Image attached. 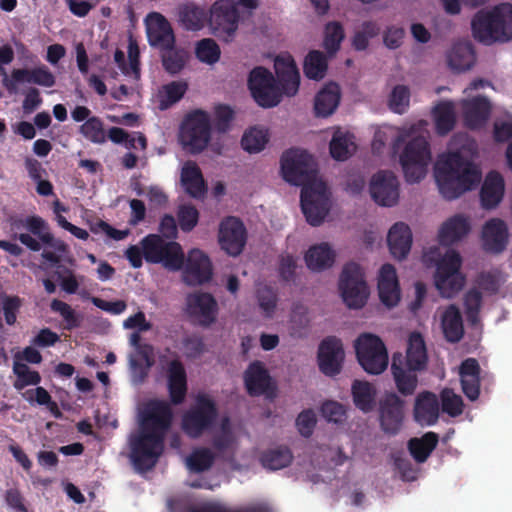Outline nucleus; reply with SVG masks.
Returning <instances> with one entry per match:
<instances>
[{
  "mask_svg": "<svg viewBox=\"0 0 512 512\" xmlns=\"http://www.w3.org/2000/svg\"><path fill=\"white\" fill-rule=\"evenodd\" d=\"M283 179L302 186L300 204L307 222L319 226L329 212V195L325 182L317 178L318 165L306 150L291 148L281 156Z\"/></svg>",
  "mask_w": 512,
  "mask_h": 512,
  "instance_id": "obj_1",
  "label": "nucleus"
},
{
  "mask_svg": "<svg viewBox=\"0 0 512 512\" xmlns=\"http://www.w3.org/2000/svg\"><path fill=\"white\" fill-rule=\"evenodd\" d=\"M173 420V411L166 401L151 400L141 413L140 432L130 439L131 457L139 469H152L164 450L166 433Z\"/></svg>",
  "mask_w": 512,
  "mask_h": 512,
  "instance_id": "obj_2",
  "label": "nucleus"
},
{
  "mask_svg": "<svg viewBox=\"0 0 512 512\" xmlns=\"http://www.w3.org/2000/svg\"><path fill=\"white\" fill-rule=\"evenodd\" d=\"M476 156L477 144L473 140H467L460 148L439 156L435 177L445 199L454 200L481 181V171L474 163Z\"/></svg>",
  "mask_w": 512,
  "mask_h": 512,
  "instance_id": "obj_3",
  "label": "nucleus"
},
{
  "mask_svg": "<svg viewBox=\"0 0 512 512\" xmlns=\"http://www.w3.org/2000/svg\"><path fill=\"white\" fill-rule=\"evenodd\" d=\"M277 78L265 67L253 68L248 77V88L255 102L263 108L277 106L282 96H294L299 90L300 73L291 57L275 60Z\"/></svg>",
  "mask_w": 512,
  "mask_h": 512,
  "instance_id": "obj_4",
  "label": "nucleus"
},
{
  "mask_svg": "<svg viewBox=\"0 0 512 512\" xmlns=\"http://www.w3.org/2000/svg\"><path fill=\"white\" fill-rule=\"evenodd\" d=\"M475 39L492 44L512 39V4L502 3L490 12L479 11L471 22Z\"/></svg>",
  "mask_w": 512,
  "mask_h": 512,
  "instance_id": "obj_5",
  "label": "nucleus"
},
{
  "mask_svg": "<svg viewBox=\"0 0 512 512\" xmlns=\"http://www.w3.org/2000/svg\"><path fill=\"white\" fill-rule=\"evenodd\" d=\"M408 133L401 132L393 142V150L397 152L401 145H406L400 154L405 179L408 183H418L427 172V167L432 159L430 144L424 136H416L407 141Z\"/></svg>",
  "mask_w": 512,
  "mask_h": 512,
  "instance_id": "obj_6",
  "label": "nucleus"
},
{
  "mask_svg": "<svg viewBox=\"0 0 512 512\" xmlns=\"http://www.w3.org/2000/svg\"><path fill=\"white\" fill-rule=\"evenodd\" d=\"M8 222L12 231L27 230L38 237L39 241L28 233L14 235L15 239L19 240L21 244L25 245L31 251H40V242L61 253L68 251V245L64 241L56 239L50 232L48 223L38 215L27 217L14 215L9 217Z\"/></svg>",
  "mask_w": 512,
  "mask_h": 512,
  "instance_id": "obj_7",
  "label": "nucleus"
},
{
  "mask_svg": "<svg viewBox=\"0 0 512 512\" xmlns=\"http://www.w3.org/2000/svg\"><path fill=\"white\" fill-rule=\"evenodd\" d=\"M14 60V51L9 44L0 47V72L4 75L3 85L10 93H15L17 84L32 83L43 87H53L56 79L54 74L45 65L33 69H14L11 78L7 77L4 65L10 64Z\"/></svg>",
  "mask_w": 512,
  "mask_h": 512,
  "instance_id": "obj_8",
  "label": "nucleus"
},
{
  "mask_svg": "<svg viewBox=\"0 0 512 512\" xmlns=\"http://www.w3.org/2000/svg\"><path fill=\"white\" fill-rule=\"evenodd\" d=\"M211 130L209 114L202 109L193 110L181 122L179 141L190 153H201L211 140Z\"/></svg>",
  "mask_w": 512,
  "mask_h": 512,
  "instance_id": "obj_9",
  "label": "nucleus"
},
{
  "mask_svg": "<svg viewBox=\"0 0 512 512\" xmlns=\"http://www.w3.org/2000/svg\"><path fill=\"white\" fill-rule=\"evenodd\" d=\"M218 409L214 400L209 396L200 394L182 416L181 428L191 439H198L210 431L216 424Z\"/></svg>",
  "mask_w": 512,
  "mask_h": 512,
  "instance_id": "obj_10",
  "label": "nucleus"
},
{
  "mask_svg": "<svg viewBox=\"0 0 512 512\" xmlns=\"http://www.w3.org/2000/svg\"><path fill=\"white\" fill-rule=\"evenodd\" d=\"M141 246L148 263H160L171 271H178L184 265V252L175 241H166L158 234H149L141 240Z\"/></svg>",
  "mask_w": 512,
  "mask_h": 512,
  "instance_id": "obj_11",
  "label": "nucleus"
},
{
  "mask_svg": "<svg viewBox=\"0 0 512 512\" xmlns=\"http://www.w3.org/2000/svg\"><path fill=\"white\" fill-rule=\"evenodd\" d=\"M355 351L359 364L369 374H381L388 366L386 346L377 335H359L355 341Z\"/></svg>",
  "mask_w": 512,
  "mask_h": 512,
  "instance_id": "obj_12",
  "label": "nucleus"
},
{
  "mask_svg": "<svg viewBox=\"0 0 512 512\" xmlns=\"http://www.w3.org/2000/svg\"><path fill=\"white\" fill-rule=\"evenodd\" d=\"M461 257L453 249L446 251L436 263L435 286L445 298H451L464 286L465 279L460 273Z\"/></svg>",
  "mask_w": 512,
  "mask_h": 512,
  "instance_id": "obj_13",
  "label": "nucleus"
},
{
  "mask_svg": "<svg viewBox=\"0 0 512 512\" xmlns=\"http://www.w3.org/2000/svg\"><path fill=\"white\" fill-rule=\"evenodd\" d=\"M240 14L233 0H217L209 10V26L219 39L230 42L239 26Z\"/></svg>",
  "mask_w": 512,
  "mask_h": 512,
  "instance_id": "obj_14",
  "label": "nucleus"
},
{
  "mask_svg": "<svg viewBox=\"0 0 512 512\" xmlns=\"http://www.w3.org/2000/svg\"><path fill=\"white\" fill-rule=\"evenodd\" d=\"M339 290L343 301L349 308H361L365 305L369 291L361 267L354 262L347 263L339 280Z\"/></svg>",
  "mask_w": 512,
  "mask_h": 512,
  "instance_id": "obj_15",
  "label": "nucleus"
},
{
  "mask_svg": "<svg viewBox=\"0 0 512 512\" xmlns=\"http://www.w3.org/2000/svg\"><path fill=\"white\" fill-rule=\"evenodd\" d=\"M404 400L395 392H387L379 400V422L384 433L396 435L404 421Z\"/></svg>",
  "mask_w": 512,
  "mask_h": 512,
  "instance_id": "obj_16",
  "label": "nucleus"
},
{
  "mask_svg": "<svg viewBox=\"0 0 512 512\" xmlns=\"http://www.w3.org/2000/svg\"><path fill=\"white\" fill-rule=\"evenodd\" d=\"M218 240L221 249L228 255H240L247 241V230L243 222L233 216L223 219L219 225Z\"/></svg>",
  "mask_w": 512,
  "mask_h": 512,
  "instance_id": "obj_17",
  "label": "nucleus"
},
{
  "mask_svg": "<svg viewBox=\"0 0 512 512\" xmlns=\"http://www.w3.org/2000/svg\"><path fill=\"white\" fill-rule=\"evenodd\" d=\"M372 199L380 206L392 207L399 200V182L391 171L381 170L370 181Z\"/></svg>",
  "mask_w": 512,
  "mask_h": 512,
  "instance_id": "obj_18",
  "label": "nucleus"
},
{
  "mask_svg": "<svg viewBox=\"0 0 512 512\" xmlns=\"http://www.w3.org/2000/svg\"><path fill=\"white\" fill-rule=\"evenodd\" d=\"M343 344L336 336H328L319 344L317 360L320 371L326 376L340 373L344 361Z\"/></svg>",
  "mask_w": 512,
  "mask_h": 512,
  "instance_id": "obj_19",
  "label": "nucleus"
},
{
  "mask_svg": "<svg viewBox=\"0 0 512 512\" xmlns=\"http://www.w3.org/2000/svg\"><path fill=\"white\" fill-rule=\"evenodd\" d=\"M213 275L212 263L209 257L199 249H192L187 256L183 281L189 286L207 283Z\"/></svg>",
  "mask_w": 512,
  "mask_h": 512,
  "instance_id": "obj_20",
  "label": "nucleus"
},
{
  "mask_svg": "<svg viewBox=\"0 0 512 512\" xmlns=\"http://www.w3.org/2000/svg\"><path fill=\"white\" fill-rule=\"evenodd\" d=\"M186 306L188 314L197 318L201 326L208 327L215 322L218 304L210 293L189 294L186 297Z\"/></svg>",
  "mask_w": 512,
  "mask_h": 512,
  "instance_id": "obj_21",
  "label": "nucleus"
},
{
  "mask_svg": "<svg viewBox=\"0 0 512 512\" xmlns=\"http://www.w3.org/2000/svg\"><path fill=\"white\" fill-rule=\"evenodd\" d=\"M150 46L160 51L175 45V35L170 22L160 13H152L147 24Z\"/></svg>",
  "mask_w": 512,
  "mask_h": 512,
  "instance_id": "obj_22",
  "label": "nucleus"
},
{
  "mask_svg": "<svg viewBox=\"0 0 512 512\" xmlns=\"http://www.w3.org/2000/svg\"><path fill=\"white\" fill-rule=\"evenodd\" d=\"M167 387L169 397L174 405L183 403L187 394V373L178 359H173L167 366Z\"/></svg>",
  "mask_w": 512,
  "mask_h": 512,
  "instance_id": "obj_23",
  "label": "nucleus"
},
{
  "mask_svg": "<svg viewBox=\"0 0 512 512\" xmlns=\"http://www.w3.org/2000/svg\"><path fill=\"white\" fill-rule=\"evenodd\" d=\"M378 291L381 302L387 307H394L400 301V287L396 269L391 264H384L380 269Z\"/></svg>",
  "mask_w": 512,
  "mask_h": 512,
  "instance_id": "obj_24",
  "label": "nucleus"
},
{
  "mask_svg": "<svg viewBox=\"0 0 512 512\" xmlns=\"http://www.w3.org/2000/svg\"><path fill=\"white\" fill-rule=\"evenodd\" d=\"M414 420L421 426H432L439 418V401L430 391L419 393L413 409Z\"/></svg>",
  "mask_w": 512,
  "mask_h": 512,
  "instance_id": "obj_25",
  "label": "nucleus"
},
{
  "mask_svg": "<svg viewBox=\"0 0 512 512\" xmlns=\"http://www.w3.org/2000/svg\"><path fill=\"white\" fill-rule=\"evenodd\" d=\"M483 247L488 252L500 253L505 250L508 242V229L501 219L486 222L482 231Z\"/></svg>",
  "mask_w": 512,
  "mask_h": 512,
  "instance_id": "obj_26",
  "label": "nucleus"
},
{
  "mask_svg": "<svg viewBox=\"0 0 512 512\" xmlns=\"http://www.w3.org/2000/svg\"><path fill=\"white\" fill-rule=\"evenodd\" d=\"M393 357H399L401 364L412 369L424 370L427 365V351L424 339L418 332H412L408 339L406 356L395 353Z\"/></svg>",
  "mask_w": 512,
  "mask_h": 512,
  "instance_id": "obj_27",
  "label": "nucleus"
},
{
  "mask_svg": "<svg viewBox=\"0 0 512 512\" xmlns=\"http://www.w3.org/2000/svg\"><path fill=\"white\" fill-rule=\"evenodd\" d=\"M491 111L489 101L485 97H475L462 101V113L465 126L470 129L479 128L485 124Z\"/></svg>",
  "mask_w": 512,
  "mask_h": 512,
  "instance_id": "obj_28",
  "label": "nucleus"
},
{
  "mask_svg": "<svg viewBox=\"0 0 512 512\" xmlns=\"http://www.w3.org/2000/svg\"><path fill=\"white\" fill-rule=\"evenodd\" d=\"M387 243L394 258H406L412 245V232L409 226L403 222L395 223L388 232Z\"/></svg>",
  "mask_w": 512,
  "mask_h": 512,
  "instance_id": "obj_29",
  "label": "nucleus"
},
{
  "mask_svg": "<svg viewBox=\"0 0 512 512\" xmlns=\"http://www.w3.org/2000/svg\"><path fill=\"white\" fill-rule=\"evenodd\" d=\"M419 371L402 365L399 357H392L391 372L396 388L401 395L411 396L414 394L418 386L417 372Z\"/></svg>",
  "mask_w": 512,
  "mask_h": 512,
  "instance_id": "obj_30",
  "label": "nucleus"
},
{
  "mask_svg": "<svg viewBox=\"0 0 512 512\" xmlns=\"http://www.w3.org/2000/svg\"><path fill=\"white\" fill-rule=\"evenodd\" d=\"M505 183L502 175L497 171L487 174L480 191L481 204L486 209L495 208L504 195Z\"/></svg>",
  "mask_w": 512,
  "mask_h": 512,
  "instance_id": "obj_31",
  "label": "nucleus"
},
{
  "mask_svg": "<svg viewBox=\"0 0 512 512\" xmlns=\"http://www.w3.org/2000/svg\"><path fill=\"white\" fill-rule=\"evenodd\" d=\"M469 231L470 223L468 219L461 214L454 215L440 227L439 242L443 246H450L465 237Z\"/></svg>",
  "mask_w": 512,
  "mask_h": 512,
  "instance_id": "obj_32",
  "label": "nucleus"
},
{
  "mask_svg": "<svg viewBox=\"0 0 512 512\" xmlns=\"http://www.w3.org/2000/svg\"><path fill=\"white\" fill-rule=\"evenodd\" d=\"M244 382L251 396L265 394L271 382V377L260 361L252 362L245 371Z\"/></svg>",
  "mask_w": 512,
  "mask_h": 512,
  "instance_id": "obj_33",
  "label": "nucleus"
},
{
  "mask_svg": "<svg viewBox=\"0 0 512 512\" xmlns=\"http://www.w3.org/2000/svg\"><path fill=\"white\" fill-rule=\"evenodd\" d=\"M181 183L185 192L193 198H201L207 191L200 168L191 161L186 162L182 167Z\"/></svg>",
  "mask_w": 512,
  "mask_h": 512,
  "instance_id": "obj_34",
  "label": "nucleus"
},
{
  "mask_svg": "<svg viewBox=\"0 0 512 512\" xmlns=\"http://www.w3.org/2000/svg\"><path fill=\"white\" fill-rule=\"evenodd\" d=\"M340 87L337 83L326 84L315 96L314 110L316 116L327 117L331 115L340 102Z\"/></svg>",
  "mask_w": 512,
  "mask_h": 512,
  "instance_id": "obj_35",
  "label": "nucleus"
},
{
  "mask_svg": "<svg viewBox=\"0 0 512 512\" xmlns=\"http://www.w3.org/2000/svg\"><path fill=\"white\" fill-rule=\"evenodd\" d=\"M441 326L445 339L450 343L459 342L464 336L461 312L454 304L449 305L442 314Z\"/></svg>",
  "mask_w": 512,
  "mask_h": 512,
  "instance_id": "obj_36",
  "label": "nucleus"
},
{
  "mask_svg": "<svg viewBox=\"0 0 512 512\" xmlns=\"http://www.w3.org/2000/svg\"><path fill=\"white\" fill-rule=\"evenodd\" d=\"M435 129L438 135L445 136L452 131L456 124V111L454 102L440 101L432 110Z\"/></svg>",
  "mask_w": 512,
  "mask_h": 512,
  "instance_id": "obj_37",
  "label": "nucleus"
},
{
  "mask_svg": "<svg viewBox=\"0 0 512 512\" xmlns=\"http://www.w3.org/2000/svg\"><path fill=\"white\" fill-rule=\"evenodd\" d=\"M129 344L134 347L137 356L131 355L129 358V364L132 369L136 370L141 368L143 364L146 368H150L154 365V347L149 343H142L141 334L139 332L131 333Z\"/></svg>",
  "mask_w": 512,
  "mask_h": 512,
  "instance_id": "obj_38",
  "label": "nucleus"
},
{
  "mask_svg": "<svg viewBox=\"0 0 512 512\" xmlns=\"http://www.w3.org/2000/svg\"><path fill=\"white\" fill-rule=\"evenodd\" d=\"M335 253L328 243H321L309 248L305 254V262L309 269L321 271L333 265Z\"/></svg>",
  "mask_w": 512,
  "mask_h": 512,
  "instance_id": "obj_39",
  "label": "nucleus"
},
{
  "mask_svg": "<svg viewBox=\"0 0 512 512\" xmlns=\"http://www.w3.org/2000/svg\"><path fill=\"white\" fill-rule=\"evenodd\" d=\"M475 60L473 46L469 42L455 43L448 55L449 66L458 72L469 70Z\"/></svg>",
  "mask_w": 512,
  "mask_h": 512,
  "instance_id": "obj_40",
  "label": "nucleus"
},
{
  "mask_svg": "<svg viewBox=\"0 0 512 512\" xmlns=\"http://www.w3.org/2000/svg\"><path fill=\"white\" fill-rule=\"evenodd\" d=\"M438 441V434L430 431L420 438L410 439L408 441V450L416 462L423 463L436 448Z\"/></svg>",
  "mask_w": 512,
  "mask_h": 512,
  "instance_id": "obj_41",
  "label": "nucleus"
},
{
  "mask_svg": "<svg viewBox=\"0 0 512 512\" xmlns=\"http://www.w3.org/2000/svg\"><path fill=\"white\" fill-rule=\"evenodd\" d=\"M207 20L209 21L208 13L200 6L191 3L179 8V21L186 30L198 31Z\"/></svg>",
  "mask_w": 512,
  "mask_h": 512,
  "instance_id": "obj_42",
  "label": "nucleus"
},
{
  "mask_svg": "<svg viewBox=\"0 0 512 512\" xmlns=\"http://www.w3.org/2000/svg\"><path fill=\"white\" fill-rule=\"evenodd\" d=\"M352 396L353 402L358 409L365 413L373 410L376 390L371 383L355 380L352 384Z\"/></svg>",
  "mask_w": 512,
  "mask_h": 512,
  "instance_id": "obj_43",
  "label": "nucleus"
},
{
  "mask_svg": "<svg viewBox=\"0 0 512 512\" xmlns=\"http://www.w3.org/2000/svg\"><path fill=\"white\" fill-rule=\"evenodd\" d=\"M293 454L287 446H277L264 451L260 456L263 467L270 470H279L291 464Z\"/></svg>",
  "mask_w": 512,
  "mask_h": 512,
  "instance_id": "obj_44",
  "label": "nucleus"
},
{
  "mask_svg": "<svg viewBox=\"0 0 512 512\" xmlns=\"http://www.w3.org/2000/svg\"><path fill=\"white\" fill-rule=\"evenodd\" d=\"M327 67V58L324 53L318 50H312L305 57L303 70L307 78L321 80L325 76Z\"/></svg>",
  "mask_w": 512,
  "mask_h": 512,
  "instance_id": "obj_45",
  "label": "nucleus"
},
{
  "mask_svg": "<svg viewBox=\"0 0 512 512\" xmlns=\"http://www.w3.org/2000/svg\"><path fill=\"white\" fill-rule=\"evenodd\" d=\"M188 85L184 81H172L163 86L159 94V108L166 110L179 102L185 95Z\"/></svg>",
  "mask_w": 512,
  "mask_h": 512,
  "instance_id": "obj_46",
  "label": "nucleus"
},
{
  "mask_svg": "<svg viewBox=\"0 0 512 512\" xmlns=\"http://www.w3.org/2000/svg\"><path fill=\"white\" fill-rule=\"evenodd\" d=\"M345 33L342 24L338 21H331L325 25L323 47L330 55L336 54L344 40Z\"/></svg>",
  "mask_w": 512,
  "mask_h": 512,
  "instance_id": "obj_47",
  "label": "nucleus"
},
{
  "mask_svg": "<svg viewBox=\"0 0 512 512\" xmlns=\"http://www.w3.org/2000/svg\"><path fill=\"white\" fill-rule=\"evenodd\" d=\"M381 28L376 21H364L359 29L354 33L352 46L356 51H364L369 46L370 39L380 34Z\"/></svg>",
  "mask_w": 512,
  "mask_h": 512,
  "instance_id": "obj_48",
  "label": "nucleus"
},
{
  "mask_svg": "<svg viewBox=\"0 0 512 512\" xmlns=\"http://www.w3.org/2000/svg\"><path fill=\"white\" fill-rule=\"evenodd\" d=\"M162 66L168 73L174 75L179 73L185 66L187 53L183 49L174 46L160 51Z\"/></svg>",
  "mask_w": 512,
  "mask_h": 512,
  "instance_id": "obj_49",
  "label": "nucleus"
},
{
  "mask_svg": "<svg viewBox=\"0 0 512 512\" xmlns=\"http://www.w3.org/2000/svg\"><path fill=\"white\" fill-rule=\"evenodd\" d=\"M80 134L94 144H103L107 140L103 121L97 116L88 118L79 128Z\"/></svg>",
  "mask_w": 512,
  "mask_h": 512,
  "instance_id": "obj_50",
  "label": "nucleus"
},
{
  "mask_svg": "<svg viewBox=\"0 0 512 512\" xmlns=\"http://www.w3.org/2000/svg\"><path fill=\"white\" fill-rule=\"evenodd\" d=\"M13 373L16 375L13 386L17 391H21L29 385H38L41 382L39 372L31 370L30 367L24 363L15 361L13 364Z\"/></svg>",
  "mask_w": 512,
  "mask_h": 512,
  "instance_id": "obj_51",
  "label": "nucleus"
},
{
  "mask_svg": "<svg viewBox=\"0 0 512 512\" xmlns=\"http://www.w3.org/2000/svg\"><path fill=\"white\" fill-rule=\"evenodd\" d=\"M215 460V456L208 448L195 449L186 459L188 468L195 473L209 470Z\"/></svg>",
  "mask_w": 512,
  "mask_h": 512,
  "instance_id": "obj_52",
  "label": "nucleus"
},
{
  "mask_svg": "<svg viewBox=\"0 0 512 512\" xmlns=\"http://www.w3.org/2000/svg\"><path fill=\"white\" fill-rule=\"evenodd\" d=\"M267 142L268 137L263 130L251 128L244 133L241 146L249 153H257L264 149Z\"/></svg>",
  "mask_w": 512,
  "mask_h": 512,
  "instance_id": "obj_53",
  "label": "nucleus"
},
{
  "mask_svg": "<svg viewBox=\"0 0 512 512\" xmlns=\"http://www.w3.org/2000/svg\"><path fill=\"white\" fill-rule=\"evenodd\" d=\"M352 144L348 134L341 132L334 133L329 145L332 158L338 161L348 159L351 155L349 147Z\"/></svg>",
  "mask_w": 512,
  "mask_h": 512,
  "instance_id": "obj_54",
  "label": "nucleus"
},
{
  "mask_svg": "<svg viewBox=\"0 0 512 512\" xmlns=\"http://www.w3.org/2000/svg\"><path fill=\"white\" fill-rule=\"evenodd\" d=\"M196 56L204 63L214 64L220 58V48L217 43L210 38L200 40L196 46Z\"/></svg>",
  "mask_w": 512,
  "mask_h": 512,
  "instance_id": "obj_55",
  "label": "nucleus"
},
{
  "mask_svg": "<svg viewBox=\"0 0 512 512\" xmlns=\"http://www.w3.org/2000/svg\"><path fill=\"white\" fill-rule=\"evenodd\" d=\"M50 309L54 313H58L65 322V328L72 330L80 325L79 318L73 308L66 302L53 299L50 303Z\"/></svg>",
  "mask_w": 512,
  "mask_h": 512,
  "instance_id": "obj_56",
  "label": "nucleus"
},
{
  "mask_svg": "<svg viewBox=\"0 0 512 512\" xmlns=\"http://www.w3.org/2000/svg\"><path fill=\"white\" fill-rule=\"evenodd\" d=\"M442 411L451 417L459 416L463 412V400L451 389H444L441 392Z\"/></svg>",
  "mask_w": 512,
  "mask_h": 512,
  "instance_id": "obj_57",
  "label": "nucleus"
},
{
  "mask_svg": "<svg viewBox=\"0 0 512 512\" xmlns=\"http://www.w3.org/2000/svg\"><path fill=\"white\" fill-rule=\"evenodd\" d=\"M256 297L259 307L267 317L272 316L277 305V294L270 286L263 285L257 288Z\"/></svg>",
  "mask_w": 512,
  "mask_h": 512,
  "instance_id": "obj_58",
  "label": "nucleus"
},
{
  "mask_svg": "<svg viewBox=\"0 0 512 512\" xmlns=\"http://www.w3.org/2000/svg\"><path fill=\"white\" fill-rule=\"evenodd\" d=\"M23 305V300L17 295L2 297V311L7 325L12 326L17 321V315Z\"/></svg>",
  "mask_w": 512,
  "mask_h": 512,
  "instance_id": "obj_59",
  "label": "nucleus"
},
{
  "mask_svg": "<svg viewBox=\"0 0 512 512\" xmlns=\"http://www.w3.org/2000/svg\"><path fill=\"white\" fill-rule=\"evenodd\" d=\"M410 91L405 85H397L393 88L390 98L389 106L392 111L402 114L409 106Z\"/></svg>",
  "mask_w": 512,
  "mask_h": 512,
  "instance_id": "obj_60",
  "label": "nucleus"
},
{
  "mask_svg": "<svg viewBox=\"0 0 512 512\" xmlns=\"http://www.w3.org/2000/svg\"><path fill=\"white\" fill-rule=\"evenodd\" d=\"M179 227L183 232L192 231L198 223L199 212L192 205H181L177 212Z\"/></svg>",
  "mask_w": 512,
  "mask_h": 512,
  "instance_id": "obj_61",
  "label": "nucleus"
},
{
  "mask_svg": "<svg viewBox=\"0 0 512 512\" xmlns=\"http://www.w3.org/2000/svg\"><path fill=\"white\" fill-rule=\"evenodd\" d=\"M501 282L502 278L499 270L481 272L477 278L479 287L490 294L498 292Z\"/></svg>",
  "mask_w": 512,
  "mask_h": 512,
  "instance_id": "obj_62",
  "label": "nucleus"
},
{
  "mask_svg": "<svg viewBox=\"0 0 512 512\" xmlns=\"http://www.w3.org/2000/svg\"><path fill=\"white\" fill-rule=\"evenodd\" d=\"M234 118V111L230 106L219 104L214 110V125L218 132H226Z\"/></svg>",
  "mask_w": 512,
  "mask_h": 512,
  "instance_id": "obj_63",
  "label": "nucleus"
},
{
  "mask_svg": "<svg viewBox=\"0 0 512 512\" xmlns=\"http://www.w3.org/2000/svg\"><path fill=\"white\" fill-rule=\"evenodd\" d=\"M316 415L312 409H307L302 411L297 419H296V426L299 431V433L303 437H310L314 431L315 425H316Z\"/></svg>",
  "mask_w": 512,
  "mask_h": 512,
  "instance_id": "obj_64",
  "label": "nucleus"
}]
</instances>
